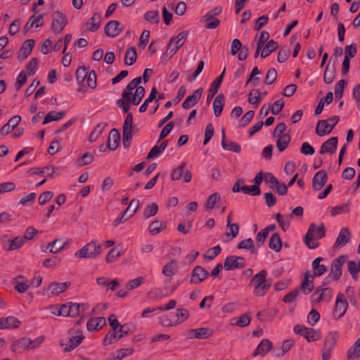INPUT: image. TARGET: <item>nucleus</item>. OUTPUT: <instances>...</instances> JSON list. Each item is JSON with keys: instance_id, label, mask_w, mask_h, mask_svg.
I'll use <instances>...</instances> for the list:
<instances>
[{"instance_id": "obj_1", "label": "nucleus", "mask_w": 360, "mask_h": 360, "mask_svg": "<svg viewBox=\"0 0 360 360\" xmlns=\"http://www.w3.org/2000/svg\"><path fill=\"white\" fill-rule=\"evenodd\" d=\"M141 79V77H138L129 82L122 91V98L117 101V105L122 108L124 113L129 111L131 103L136 105L143 97L145 89L139 86Z\"/></svg>"}, {"instance_id": "obj_2", "label": "nucleus", "mask_w": 360, "mask_h": 360, "mask_svg": "<svg viewBox=\"0 0 360 360\" xmlns=\"http://www.w3.org/2000/svg\"><path fill=\"white\" fill-rule=\"evenodd\" d=\"M190 316V313L185 308H179L175 314H165L158 318L159 323L166 328L175 327L186 321Z\"/></svg>"}, {"instance_id": "obj_3", "label": "nucleus", "mask_w": 360, "mask_h": 360, "mask_svg": "<svg viewBox=\"0 0 360 360\" xmlns=\"http://www.w3.org/2000/svg\"><path fill=\"white\" fill-rule=\"evenodd\" d=\"M188 36L187 31H182L176 36L171 37L167 44L165 52L161 56V60L165 63L168 61L184 44Z\"/></svg>"}, {"instance_id": "obj_4", "label": "nucleus", "mask_w": 360, "mask_h": 360, "mask_svg": "<svg viewBox=\"0 0 360 360\" xmlns=\"http://www.w3.org/2000/svg\"><path fill=\"white\" fill-rule=\"evenodd\" d=\"M325 236V228L323 224L316 226L311 224L306 234L304 242L310 249H314L319 245L317 240Z\"/></svg>"}, {"instance_id": "obj_5", "label": "nucleus", "mask_w": 360, "mask_h": 360, "mask_svg": "<svg viewBox=\"0 0 360 360\" xmlns=\"http://www.w3.org/2000/svg\"><path fill=\"white\" fill-rule=\"evenodd\" d=\"M102 252L101 245L96 240H91L84 245L75 253V257L79 259H93Z\"/></svg>"}, {"instance_id": "obj_6", "label": "nucleus", "mask_w": 360, "mask_h": 360, "mask_svg": "<svg viewBox=\"0 0 360 360\" xmlns=\"http://www.w3.org/2000/svg\"><path fill=\"white\" fill-rule=\"evenodd\" d=\"M339 337L340 333L337 330L330 331L326 335L322 348V360H330L331 352L335 347Z\"/></svg>"}, {"instance_id": "obj_7", "label": "nucleus", "mask_w": 360, "mask_h": 360, "mask_svg": "<svg viewBox=\"0 0 360 360\" xmlns=\"http://www.w3.org/2000/svg\"><path fill=\"white\" fill-rule=\"evenodd\" d=\"M295 334L304 337L308 342H316L321 339V333L319 329L307 328L304 326L297 324L293 328Z\"/></svg>"}, {"instance_id": "obj_8", "label": "nucleus", "mask_w": 360, "mask_h": 360, "mask_svg": "<svg viewBox=\"0 0 360 360\" xmlns=\"http://www.w3.org/2000/svg\"><path fill=\"white\" fill-rule=\"evenodd\" d=\"M88 305L86 304H77L68 302L60 306V316L75 317L79 315L81 311L87 309Z\"/></svg>"}, {"instance_id": "obj_9", "label": "nucleus", "mask_w": 360, "mask_h": 360, "mask_svg": "<svg viewBox=\"0 0 360 360\" xmlns=\"http://www.w3.org/2000/svg\"><path fill=\"white\" fill-rule=\"evenodd\" d=\"M348 306L349 304L345 295L342 292H338L336 296L334 307L333 309V319L338 321L343 317L347 312Z\"/></svg>"}, {"instance_id": "obj_10", "label": "nucleus", "mask_w": 360, "mask_h": 360, "mask_svg": "<svg viewBox=\"0 0 360 360\" xmlns=\"http://www.w3.org/2000/svg\"><path fill=\"white\" fill-rule=\"evenodd\" d=\"M221 11L222 8L219 7L211 10L201 18L200 22L205 23V27L207 29L217 28L220 24V20L215 16L221 13Z\"/></svg>"}, {"instance_id": "obj_11", "label": "nucleus", "mask_w": 360, "mask_h": 360, "mask_svg": "<svg viewBox=\"0 0 360 360\" xmlns=\"http://www.w3.org/2000/svg\"><path fill=\"white\" fill-rule=\"evenodd\" d=\"M1 242L2 248L6 251H13L21 248L25 243V238L21 236L12 239L9 236L5 235L1 237Z\"/></svg>"}, {"instance_id": "obj_12", "label": "nucleus", "mask_w": 360, "mask_h": 360, "mask_svg": "<svg viewBox=\"0 0 360 360\" xmlns=\"http://www.w3.org/2000/svg\"><path fill=\"white\" fill-rule=\"evenodd\" d=\"M333 295V290L330 288H317L311 296V302L313 304H319L321 301L328 302Z\"/></svg>"}, {"instance_id": "obj_13", "label": "nucleus", "mask_w": 360, "mask_h": 360, "mask_svg": "<svg viewBox=\"0 0 360 360\" xmlns=\"http://www.w3.org/2000/svg\"><path fill=\"white\" fill-rule=\"evenodd\" d=\"M67 24L68 19L63 13L59 11L53 13L51 21V30L53 32L59 34L63 31Z\"/></svg>"}, {"instance_id": "obj_14", "label": "nucleus", "mask_w": 360, "mask_h": 360, "mask_svg": "<svg viewBox=\"0 0 360 360\" xmlns=\"http://www.w3.org/2000/svg\"><path fill=\"white\" fill-rule=\"evenodd\" d=\"M70 285V282H52L49 286L44 289V294L57 296L65 292Z\"/></svg>"}, {"instance_id": "obj_15", "label": "nucleus", "mask_w": 360, "mask_h": 360, "mask_svg": "<svg viewBox=\"0 0 360 360\" xmlns=\"http://www.w3.org/2000/svg\"><path fill=\"white\" fill-rule=\"evenodd\" d=\"M69 333L70 337L64 348V350L66 352L74 349L82 342L84 339V335H82V332L80 330L77 329L76 330H70Z\"/></svg>"}, {"instance_id": "obj_16", "label": "nucleus", "mask_w": 360, "mask_h": 360, "mask_svg": "<svg viewBox=\"0 0 360 360\" xmlns=\"http://www.w3.org/2000/svg\"><path fill=\"white\" fill-rule=\"evenodd\" d=\"M212 334L213 330L210 328H199L188 330L186 337L188 339H206L211 337Z\"/></svg>"}, {"instance_id": "obj_17", "label": "nucleus", "mask_w": 360, "mask_h": 360, "mask_svg": "<svg viewBox=\"0 0 360 360\" xmlns=\"http://www.w3.org/2000/svg\"><path fill=\"white\" fill-rule=\"evenodd\" d=\"M345 262V258L342 257L335 259L332 263L330 272L328 276L329 279L333 281L338 280L342 275V266Z\"/></svg>"}, {"instance_id": "obj_18", "label": "nucleus", "mask_w": 360, "mask_h": 360, "mask_svg": "<svg viewBox=\"0 0 360 360\" xmlns=\"http://www.w3.org/2000/svg\"><path fill=\"white\" fill-rule=\"evenodd\" d=\"M208 275V272L204 268L197 266L192 271L190 282L193 284H198L205 280Z\"/></svg>"}, {"instance_id": "obj_19", "label": "nucleus", "mask_w": 360, "mask_h": 360, "mask_svg": "<svg viewBox=\"0 0 360 360\" xmlns=\"http://www.w3.org/2000/svg\"><path fill=\"white\" fill-rule=\"evenodd\" d=\"M122 31V27L117 20L109 21L105 26V33L109 37H115Z\"/></svg>"}, {"instance_id": "obj_20", "label": "nucleus", "mask_w": 360, "mask_h": 360, "mask_svg": "<svg viewBox=\"0 0 360 360\" xmlns=\"http://www.w3.org/2000/svg\"><path fill=\"white\" fill-rule=\"evenodd\" d=\"M244 265L245 259L241 257L230 256L226 257L224 261V268L226 270L242 268Z\"/></svg>"}, {"instance_id": "obj_21", "label": "nucleus", "mask_w": 360, "mask_h": 360, "mask_svg": "<svg viewBox=\"0 0 360 360\" xmlns=\"http://www.w3.org/2000/svg\"><path fill=\"white\" fill-rule=\"evenodd\" d=\"M327 179V174L324 170H319L318 172H316L312 179L311 186L313 190H320L325 185Z\"/></svg>"}, {"instance_id": "obj_22", "label": "nucleus", "mask_w": 360, "mask_h": 360, "mask_svg": "<svg viewBox=\"0 0 360 360\" xmlns=\"http://www.w3.org/2000/svg\"><path fill=\"white\" fill-rule=\"evenodd\" d=\"M272 342L268 339H262L253 352V356H264L272 349Z\"/></svg>"}, {"instance_id": "obj_23", "label": "nucleus", "mask_w": 360, "mask_h": 360, "mask_svg": "<svg viewBox=\"0 0 360 360\" xmlns=\"http://www.w3.org/2000/svg\"><path fill=\"white\" fill-rule=\"evenodd\" d=\"M203 89L202 88L198 89L193 93L192 95L186 97L185 101L182 103V107L186 109L191 108L193 105H195L198 101L200 100Z\"/></svg>"}, {"instance_id": "obj_24", "label": "nucleus", "mask_w": 360, "mask_h": 360, "mask_svg": "<svg viewBox=\"0 0 360 360\" xmlns=\"http://www.w3.org/2000/svg\"><path fill=\"white\" fill-rule=\"evenodd\" d=\"M351 239V232L347 227L342 228L334 244L335 248L347 244Z\"/></svg>"}, {"instance_id": "obj_25", "label": "nucleus", "mask_w": 360, "mask_h": 360, "mask_svg": "<svg viewBox=\"0 0 360 360\" xmlns=\"http://www.w3.org/2000/svg\"><path fill=\"white\" fill-rule=\"evenodd\" d=\"M101 20V15L99 13H96L89 21L84 24L83 28L85 30L91 31L92 32H96L100 27Z\"/></svg>"}, {"instance_id": "obj_26", "label": "nucleus", "mask_w": 360, "mask_h": 360, "mask_svg": "<svg viewBox=\"0 0 360 360\" xmlns=\"http://www.w3.org/2000/svg\"><path fill=\"white\" fill-rule=\"evenodd\" d=\"M28 338L25 337L15 340L11 345L10 349L14 353H22L28 350Z\"/></svg>"}, {"instance_id": "obj_27", "label": "nucleus", "mask_w": 360, "mask_h": 360, "mask_svg": "<svg viewBox=\"0 0 360 360\" xmlns=\"http://www.w3.org/2000/svg\"><path fill=\"white\" fill-rule=\"evenodd\" d=\"M106 323V320L104 317H96L90 319L87 323V330L90 332H94L102 328Z\"/></svg>"}, {"instance_id": "obj_28", "label": "nucleus", "mask_w": 360, "mask_h": 360, "mask_svg": "<svg viewBox=\"0 0 360 360\" xmlns=\"http://www.w3.org/2000/svg\"><path fill=\"white\" fill-rule=\"evenodd\" d=\"M338 139L337 137H332L325 141L321 146L320 153H333L338 146Z\"/></svg>"}, {"instance_id": "obj_29", "label": "nucleus", "mask_w": 360, "mask_h": 360, "mask_svg": "<svg viewBox=\"0 0 360 360\" xmlns=\"http://www.w3.org/2000/svg\"><path fill=\"white\" fill-rule=\"evenodd\" d=\"M20 325V321L15 316H8L0 319V329H15Z\"/></svg>"}, {"instance_id": "obj_30", "label": "nucleus", "mask_w": 360, "mask_h": 360, "mask_svg": "<svg viewBox=\"0 0 360 360\" xmlns=\"http://www.w3.org/2000/svg\"><path fill=\"white\" fill-rule=\"evenodd\" d=\"M66 245V243L62 241L60 239H56L55 240L49 243L46 249L42 250L43 252H49L51 253H58L62 251Z\"/></svg>"}, {"instance_id": "obj_31", "label": "nucleus", "mask_w": 360, "mask_h": 360, "mask_svg": "<svg viewBox=\"0 0 360 360\" xmlns=\"http://www.w3.org/2000/svg\"><path fill=\"white\" fill-rule=\"evenodd\" d=\"M221 202V195L218 193H214L209 195L205 202L204 207L207 210H212L219 207Z\"/></svg>"}, {"instance_id": "obj_32", "label": "nucleus", "mask_w": 360, "mask_h": 360, "mask_svg": "<svg viewBox=\"0 0 360 360\" xmlns=\"http://www.w3.org/2000/svg\"><path fill=\"white\" fill-rule=\"evenodd\" d=\"M34 41L33 39L26 40L20 49V51L18 55V58L20 60H22L25 59L30 53L34 46Z\"/></svg>"}, {"instance_id": "obj_33", "label": "nucleus", "mask_w": 360, "mask_h": 360, "mask_svg": "<svg viewBox=\"0 0 360 360\" xmlns=\"http://www.w3.org/2000/svg\"><path fill=\"white\" fill-rule=\"evenodd\" d=\"M44 14L43 13H35L30 18L25 29L28 30L33 26L35 27H41L44 25Z\"/></svg>"}, {"instance_id": "obj_34", "label": "nucleus", "mask_w": 360, "mask_h": 360, "mask_svg": "<svg viewBox=\"0 0 360 360\" xmlns=\"http://www.w3.org/2000/svg\"><path fill=\"white\" fill-rule=\"evenodd\" d=\"M177 270V263L172 260L166 263L162 268V273L165 276L172 278V277L176 274Z\"/></svg>"}, {"instance_id": "obj_35", "label": "nucleus", "mask_w": 360, "mask_h": 360, "mask_svg": "<svg viewBox=\"0 0 360 360\" xmlns=\"http://www.w3.org/2000/svg\"><path fill=\"white\" fill-rule=\"evenodd\" d=\"M120 134L119 131L113 129L110 131L109 136H108V147L110 150H115L120 143Z\"/></svg>"}, {"instance_id": "obj_36", "label": "nucleus", "mask_w": 360, "mask_h": 360, "mask_svg": "<svg viewBox=\"0 0 360 360\" xmlns=\"http://www.w3.org/2000/svg\"><path fill=\"white\" fill-rule=\"evenodd\" d=\"M360 357V337L355 341L354 345L347 352L348 360H359Z\"/></svg>"}, {"instance_id": "obj_37", "label": "nucleus", "mask_w": 360, "mask_h": 360, "mask_svg": "<svg viewBox=\"0 0 360 360\" xmlns=\"http://www.w3.org/2000/svg\"><path fill=\"white\" fill-rule=\"evenodd\" d=\"M333 129L329 125L326 120H321L318 122L316 132L319 136H323L330 134Z\"/></svg>"}, {"instance_id": "obj_38", "label": "nucleus", "mask_w": 360, "mask_h": 360, "mask_svg": "<svg viewBox=\"0 0 360 360\" xmlns=\"http://www.w3.org/2000/svg\"><path fill=\"white\" fill-rule=\"evenodd\" d=\"M251 321V318L246 314L241 315L239 317L233 318L230 321V324L231 326H237L240 328H244L248 326Z\"/></svg>"}, {"instance_id": "obj_39", "label": "nucleus", "mask_w": 360, "mask_h": 360, "mask_svg": "<svg viewBox=\"0 0 360 360\" xmlns=\"http://www.w3.org/2000/svg\"><path fill=\"white\" fill-rule=\"evenodd\" d=\"M314 277L307 273L302 283V290L305 294H309L314 288L313 280Z\"/></svg>"}, {"instance_id": "obj_40", "label": "nucleus", "mask_w": 360, "mask_h": 360, "mask_svg": "<svg viewBox=\"0 0 360 360\" xmlns=\"http://www.w3.org/2000/svg\"><path fill=\"white\" fill-rule=\"evenodd\" d=\"M322 259H323L321 257H317L316 259H315L313 261L312 269H313L314 275H311L312 276H314V277L319 276L323 274L326 271V270H327L326 266H324L323 264H320V262L322 261Z\"/></svg>"}, {"instance_id": "obj_41", "label": "nucleus", "mask_w": 360, "mask_h": 360, "mask_svg": "<svg viewBox=\"0 0 360 360\" xmlns=\"http://www.w3.org/2000/svg\"><path fill=\"white\" fill-rule=\"evenodd\" d=\"M224 105V98L222 94H219L216 96L213 102V110L216 117H219L223 110Z\"/></svg>"}, {"instance_id": "obj_42", "label": "nucleus", "mask_w": 360, "mask_h": 360, "mask_svg": "<svg viewBox=\"0 0 360 360\" xmlns=\"http://www.w3.org/2000/svg\"><path fill=\"white\" fill-rule=\"evenodd\" d=\"M266 272L265 271L262 270L259 271L252 277L250 281V285L253 286L254 288L262 285L266 282Z\"/></svg>"}, {"instance_id": "obj_43", "label": "nucleus", "mask_w": 360, "mask_h": 360, "mask_svg": "<svg viewBox=\"0 0 360 360\" xmlns=\"http://www.w3.org/2000/svg\"><path fill=\"white\" fill-rule=\"evenodd\" d=\"M167 141H162L159 145H155L153 147V148L150 150L147 155V159H152L156 158L159 154H160L165 149L167 148Z\"/></svg>"}, {"instance_id": "obj_44", "label": "nucleus", "mask_w": 360, "mask_h": 360, "mask_svg": "<svg viewBox=\"0 0 360 360\" xmlns=\"http://www.w3.org/2000/svg\"><path fill=\"white\" fill-rule=\"evenodd\" d=\"M166 228V223L162 221H154L149 227L148 231L153 235H156L162 232Z\"/></svg>"}, {"instance_id": "obj_45", "label": "nucleus", "mask_w": 360, "mask_h": 360, "mask_svg": "<svg viewBox=\"0 0 360 360\" xmlns=\"http://www.w3.org/2000/svg\"><path fill=\"white\" fill-rule=\"evenodd\" d=\"M349 210H350V203L349 202H345L340 205L333 207L330 209V214L333 217H335L338 214H347L349 212Z\"/></svg>"}, {"instance_id": "obj_46", "label": "nucleus", "mask_w": 360, "mask_h": 360, "mask_svg": "<svg viewBox=\"0 0 360 360\" xmlns=\"http://www.w3.org/2000/svg\"><path fill=\"white\" fill-rule=\"evenodd\" d=\"M269 248L275 252H279L282 248V242L279 235L274 233L269 240Z\"/></svg>"}, {"instance_id": "obj_47", "label": "nucleus", "mask_w": 360, "mask_h": 360, "mask_svg": "<svg viewBox=\"0 0 360 360\" xmlns=\"http://www.w3.org/2000/svg\"><path fill=\"white\" fill-rule=\"evenodd\" d=\"M136 58L137 54L136 49L134 46H131L126 51L124 63L127 65H131L135 63Z\"/></svg>"}, {"instance_id": "obj_48", "label": "nucleus", "mask_w": 360, "mask_h": 360, "mask_svg": "<svg viewBox=\"0 0 360 360\" xmlns=\"http://www.w3.org/2000/svg\"><path fill=\"white\" fill-rule=\"evenodd\" d=\"M276 141V147L279 151L285 150L290 141V136L288 134H284L281 136H278Z\"/></svg>"}, {"instance_id": "obj_49", "label": "nucleus", "mask_w": 360, "mask_h": 360, "mask_svg": "<svg viewBox=\"0 0 360 360\" xmlns=\"http://www.w3.org/2000/svg\"><path fill=\"white\" fill-rule=\"evenodd\" d=\"M278 47V44L274 40L269 41L261 52V57L264 58L269 56Z\"/></svg>"}, {"instance_id": "obj_50", "label": "nucleus", "mask_w": 360, "mask_h": 360, "mask_svg": "<svg viewBox=\"0 0 360 360\" xmlns=\"http://www.w3.org/2000/svg\"><path fill=\"white\" fill-rule=\"evenodd\" d=\"M294 343V340L291 339L283 341L281 347L278 350V352H275V356L277 357L283 356L292 348Z\"/></svg>"}, {"instance_id": "obj_51", "label": "nucleus", "mask_w": 360, "mask_h": 360, "mask_svg": "<svg viewBox=\"0 0 360 360\" xmlns=\"http://www.w3.org/2000/svg\"><path fill=\"white\" fill-rule=\"evenodd\" d=\"M64 115L65 113L63 112H50L45 116L42 124H46L53 121H58L61 120Z\"/></svg>"}, {"instance_id": "obj_52", "label": "nucleus", "mask_w": 360, "mask_h": 360, "mask_svg": "<svg viewBox=\"0 0 360 360\" xmlns=\"http://www.w3.org/2000/svg\"><path fill=\"white\" fill-rule=\"evenodd\" d=\"M239 249L246 250L250 252L252 254L257 252V249L254 246V242L251 238H247L242 240L238 245Z\"/></svg>"}, {"instance_id": "obj_53", "label": "nucleus", "mask_w": 360, "mask_h": 360, "mask_svg": "<svg viewBox=\"0 0 360 360\" xmlns=\"http://www.w3.org/2000/svg\"><path fill=\"white\" fill-rule=\"evenodd\" d=\"M221 146L225 150H231L235 153H240L241 150L240 146L231 140H226V141H221Z\"/></svg>"}, {"instance_id": "obj_54", "label": "nucleus", "mask_w": 360, "mask_h": 360, "mask_svg": "<svg viewBox=\"0 0 360 360\" xmlns=\"http://www.w3.org/2000/svg\"><path fill=\"white\" fill-rule=\"evenodd\" d=\"M15 283V289L20 293L25 292L29 288L27 281L22 276L17 278Z\"/></svg>"}, {"instance_id": "obj_55", "label": "nucleus", "mask_w": 360, "mask_h": 360, "mask_svg": "<svg viewBox=\"0 0 360 360\" xmlns=\"http://www.w3.org/2000/svg\"><path fill=\"white\" fill-rule=\"evenodd\" d=\"M335 76V69L334 66L330 67L329 64L326 66L324 75H323V79L324 82L326 84H330Z\"/></svg>"}, {"instance_id": "obj_56", "label": "nucleus", "mask_w": 360, "mask_h": 360, "mask_svg": "<svg viewBox=\"0 0 360 360\" xmlns=\"http://www.w3.org/2000/svg\"><path fill=\"white\" fill-rule=\"evenodd\" d=\"M119 340L118 332L110 330L105 336L103 340L104 345H109L116 342Z\"/></svg>"}, {"instance_id": "obj_57", "label": "nucleus", "mask_w": 360, "mask_h": 360, "mask_svg": "<svg viewBox=\"0 0 360 360\" xmlns=\"http://www.w3.org/2000/svg\"><path fill=\"white\" fill-rule=\"evenodd\" d=\"M45 338L44 335H40L34 340L28 338V350H33L39 348L44 342Z\"/></svg>"}, {"instance_id": "obj_58", "label": "nucleus", "mask_w": 360, "mask_h": 360, "mask_svg": "<svg viewBox=\"0 0 360 360\" xmlns=\"http://www.w3.org/2000/svg\"><path fill=\"white\" fill-rule=\"evenodd\" d=\"M144 18L150 23H158L160 21L158 11H148L144 15Z\"/></svg>"}, {"instance_id": "obj_59", "label": "nucleus", "mask_w": 360, "mask_h": 360, "mask_svg": "<svg viewBox=\"0 0 360 360\" xmlns=\"http://www.w3.org/2000/svg\"><path fill=\"white\" fill-rule=\"evenodd\" d=\"M86 84L89 89L94 90L97 86V76L94 70H91L89 72L86 77Z\"/></svg>"}, {"instance_id": "obj_60", "label": "nucleus", "mask_w": 360, "mask_h": 360, "mask_svg": "<svg viewBox=\"0 0 360 360\" xmlns=\"http://www.w3.org/2000/svg\"><path fill=\"white\" fill-rule=\"evenodd\" d=\"M55 169H56L53 167H45L42 169L34 168L32 173L35 174H44L47 177H52Z\"/></svg>"}, {"instance_id": "obj_61", "label": "nucleus", "mask_w": 360, "mask_h": 360, "mask_svg": "<svg viewBox=\"0 0 360 360\" xmlns=\"http://www.w3.org/2000/svg\"><path fill=\"white\" fill-rule=\"evenodd\" d=\"M261 101H262V94L259 90L255 89V90H252L250 93L248 101L250 104L257 105L260 103Z\"/></svg>"}, {"instance_id": "obj_62", "label": "nucleus", "mask_w": 360, "mask_h": 360, "mask_svg": "<svg viewBox=\"0 0 360 360\" xmlns=\"http://www.w3.org/2000/svg\"><path fill=\"white\" fill-rule=\"evenodd\" d=\"M121 251L117 250L116 248L111 249L105 258L108 263H112L116 262L121 256Z\"/></svg>"}, {"instance_id": "obj_63", "label": "nucleus", "mask_w": 360, "mask_h": 360, "mask_svg": "<svg viewBox=\"0 0 360 360\" xmlns=\"http://www.w3.org/2000/svg\"><path fill=\"white\" fill-rule=\"evenodd\" d=\"M94 160V157L92 154L86 153L81 158L77 160V164L79 167L89 165Z\"/></svg>"}, {"instance_id": "obj_64", "label": "nucleus", "mask_w": 360, "mask_h": 360, "mask_svg": "<svg viewBox=\"0 0 360 360\" xmlns=\"http://www.w3.org/2000/svg\"><path fill=\"white\" fill-rule=\"evenodd\" d=\"M158 211V205L153 202L150 205H148L146 210H144L143 214L144 217L148 219L151 217L155 216Z\"/></svg>"}]
</instances>
